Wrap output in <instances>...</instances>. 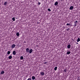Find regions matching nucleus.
<instances>
[{
    "label": "nucleus",
    "instance_id": "6e6552de",
    "mask_svg": "<svg viewBox=\"0 0 80 80\" xmlns=\"http://www.w3.org/2000/svg\"><path fill=\"white\" fill-rule=\"evenodd\" d=\"M73 7L72 6H71L69 8L70 10H72V9H73Z\"/></svg>",
    "mask_w": 80,
    "mask_h": 80
},
{
    "label": "nucleus",
    "instance_id": "4be33fe9",
    "mask_svg": "<svg viewBox=\"0 0 80 80\" xmlns=\"http://www.w3.org/2000/svg\"><path fill=\"white\" fill-rule=\"evenodd\" d=\"M66 25H69L70 26V24L67 23Z\"/></svg>",
    "mask_w": 80,
    "mask_h": 80
},
{
    "label": "nucleus",
    "instance_id": "393cba45",
    "mask_svg": "<svg viewBox=\"0 0 80 80\" xmlns=\"http://www.w3.org/2000/svg\"><path fill=\"white\" fill-rule=\"evenodd\" d=\"M40 4H41V3L40 2H38V5H40Z\"/></svg>",
    "mask_w": 80,
    "mask_h": 80
},
{
    "label": "nucleus",
    "instance_id": "423d86ee",
    "mask_svg": "<svg viewBox=\"0 0 80 80\" xmlns=\"http://www.w3.org/2000/svg\"><path fill=\"white\" fill-rule=\"evenodd\" d=\"M40 73L41 75H45V73H44V72H40Z\"/></svg>",
    "mask_w": 80,
    "mask_h": 80
},
{
    "label": "nucleus",
    "instance_id": "4468645a",
    "mask_svg": "<svg viewBox=\"0 0 80 80\" xmlns=\"http://www.w3.org/2000/svg\"><path fill=\"white\" fill-rule=\"evenodd\" d=\"M16 35H17L18 37H19V35H20V34H19V32H17L16 33Z\"/></svg>",
    "mask_w": 80,
    "mask_h": 80
},
{
    "label": "nucleus",
    "instance_id": "0eeeda50",
    "mask_svg": "<svg viewBox=\"0 0 80 80\" xmlns=\"http://www.w3.org/2000/svg\"><path fill=\"white\" fill-rule=\"evenodd\" d=\"M70 47H71V45H70V44L68 45L67 46L68 48H70Z\"/></svg>",
    "mask_w": 80,
    "mask_h": 80
},
{
    "label": "nucleus",
    "instance_id": "9d476101",
    "mask_svg": "<svg viewBox=\"0 0 80 80\" xmlns=\"http://www.w3.org/2000/svg\"><path fill=\"white\" fill-rule=\"evenodd\" d=\"M32 80H35V77L34 76H32Z\"/></svg>",
    "mask_w": 80,
    "mask_h": 80
},
{
    "label": "nucleus",
    "instance_id": "9b49d317",
    "mask_svg": "<svg viewBox=\"0 0 80 80\" xmlns=\"http://www.w3.org/2000/svg\"><path fill=\"white\" fill-rule=\"evenodd\" d=\"M8 58H9V59H12V56H10L8 57Z\"/></svg>",
    "mask_w": 80,
    "mask_h": 80
},
{
    "label": "nucleus",
    "instance_id": "39448f33",
    "mask_svg": "<svg viewBox=\"0 0 80 80\" xmlns=\"http://www.w3.org/2000/svg\"><path fill=\"white\" fill-rule=\"evenodd\" d=\"M12 54L14 55H16V52L15 51H13L12 52Z\"/></svg>",
    "mask_w": 80,
    "mask_h": 80
},
{
    "label": "nucleus",
    "instance_id": "f257e3e1",
    "mask_svg": "<svg viewBox=\"0 0 80 80\" xmlns=\"http://www.w3.org/2000/svg\"><path fill=\"white\" fill-rule=\"evenodd\" d=\"M16 46V45L15 44H13L11 46V48H14Z\"/></svg>",
    "mask_w": 80,
    "mask_h": 80
},
{
    "label": "nucleus",
    "instance_id": "c85d7f7f",
    "mask_svg": "<svg viewBox=\"0 0 80 80\" xmlns=\"http://www.w3.org/2000/svg\"><path fill=\"white\" fill-rule=\"evenodd\" d=\"M76 44H78V43H77Z\"/></svg>",
    "mask_w": 80,
    "mask_h": 80
},
{
    "label": "nucleus",
    "instance_id": "5701e85b",
    "mask_svg": "<svg viewBox=\"0 0 80 80\" xmlns=\"http://www.w3.org/2000/svg\"><path fill=\"white\" fill-rule=\"evenodd\" d=\"M64 72H67V69H64Z\"/></svg>",
    "mask_w": 80,
    "mask_h": 80
},
{
    "label": "nucleus",
    "instance_id": "7ed1b4c3",
    "mask_svg": "<svg viewBox=\"0 0 80 80\" xmlns=\"http://www.w3.org/2000/svg\"><path fill=\"white\" fill-rule=\"evenodd\" d=\"M29 51H30V49H29V48H27L26 49V52H28V53H29Z\"/></svg>",
    "mask_w": 80,
    "mask_h": 80
},
{
    "label": "nucleus",
    "instance_id": "ddd939ff",
    "mask_svg": "<svg viewBox=\"0 0 80 80\" xmlns=\"http://www.w3.org/2000/svg\"><path fill=\"white\" fill-rule=\"evenodd\" d=\"M5 73V72L3 71H2V72H1V74H3Z\"/></svg>",
    "mask_w": 80,
    "mask_h": 80
},
{
    "label": "nucleus",
    "instance_id": "cd10ccee",
    "mask_svg": "<svg viewBox=\"0 0 80 80\" xmlns=\"http://www.w3.org/2000/svg\"><path fill=\"white\" fill-rule=\"evenodd\" d=\"M64 28H65V27H64Z\"/></svg>",
    "mask_w": 80,
    "mask_h": 80
},
{
    "label": "nucleus",
    "instance_id": "a211bd4d",
    "mask_svg": "<svg viewBox=\"0 0 80 80\" xmlns=\"http://www.w3.org/2000/svg\"><path fill=\"white\" fill-rule=\"evenodd\" d=\"M7 54H8V55H10V51H8V52Z\"/></svg>",
    "mask_w": 80,
    "mask_h": 80
},
{
    "label": "nucleus",
    "instance_id": "a878e982",
    "mask_svg": "<svg viewBox=\"0 0 80 80\" xmlns=\"http://www.w3.org/2000/svg\"><path fill=\"white\" fill-rule=\"evenodd\" d=\"M70 29H69V28H68V29H66L67 31H68Z\"/></svg>",
    "mask_w": 80,
    "mask_h": 80
},
{
    "label": "nucleus",
    "instance_id": "dca6fc26",
    "mask_svg": "<svg viewBox=\"0 0 80 80\" xmlns=\"http://www.w3.org/2000/svg\"><path fill=\"white\" fill-rule=\"evenodd\" d=\"M7 4V2H4V5H6Z\"/></svg>",
    "mask_w": 80,
    "mask_h": 80
},
{
    "label": "nucleus",
    "instance_id": "2eb2a0df",
    "mask_svg": "<svg viewBox=\"0 0 80 80\" xmlns=\"http://www.w3.org/2000/svg\"><path fill=\"white\" fill-rule=\"evenodd\" d=\"M54 70H55V71H56V70H57V67H56L54 68Z\"/></svg>",
    "mask_w": 80,
    "mask_h": 80
},
{
    "label": "nucleus",
    "instance_id": "6ab92c4d",
    "mask_svg": "<svg viewBox=\"0 0 80 80\" xmlns=\"http://www.w3.org/2000/svg\"><path fill=\"white\" fill-rule=\"evenodd\" d=\"M12 20H13V21H15V17L13 18H12Z\"/></svg>",
    "mask_w": 80,
    "mask_h": 80
},
{
    "label": "nucleus",
    "instance_id": "f3484780",
    "mask_svg": "<svg viewBox=\"0 0 80 80\" xmlns=\"http://www.w3.org/2000/svg\"><path fill=\"white\" fill-rule=\"evenodd\" d=\"M21 60H23V57L22 56H21L20 57Z\"/></svg>",
    "mask_w": 80,
    "mask_h": 80
},
{
    "label": "nucleus",
    "instance_id": "bb28decb",
    "mask_svg": "<svg viewBox=\"0 0 80 80\" xmlns=\"http://www.w3.org/2000/svg\"><path fill=\"white\" fill-rule=\"evenodd\" d=\"M47 63V62H45L44 64H46Z\"/></svg>",
    "mask_w": 80,
    "mask_h": 80
},
{
    "label": "nucleus",
    "instance_id": "f03ea898",
    "mask_svg": "<svg viewBox=\"0 0 80 80\" xmlns=\"http://www.w3.org/2000/svg\"><path fill=\"white\" fill-rule=\"evenodd\" d=\"M75 24L74 25V27H76L77 26V23H78V21H76L75 22H74Z\"/></svg>",
    "mask_w": 80,
    "mask_h": 80
},
{
    "label": "nucleus",
    "instance_id": "20e7f679",
    "mask_svg": "<svg viewBox=\"0 0 80 80\" xmlns=\"http://www.w3.org/2000/svg\"><path fill=\"white\" fill-rule=\"evenodd\" d=\"M33 52V49H31L29 50V53H32Z\"/></svg>",
    "mask_w": 80,
    "mask_h": 80
},
{
    "label": "nucleus",
    "instance_id": "1a4fd4ad",
    "mask_svg": "<svg viewBox=\"0 0 80 80\" xmlns=\"http://www.w3.org/2000/svg\"><path fill=\"white\" fill-rule=\"evenodd\" d=\"M58 2H56L55 3H54V5H55L56 6V5H58Z\"/></svg>",
    "mask_w": 80,
    "mask_h": 80
},
{
    "label": "nucleus",
    "instance_id": "412c9836",
    "mask_svg": "<svg viewBox=\"0 0 80 80\" xmlns=\"http://www.w3.org/2000/svg\"><path fill=\"white\" fill-rule=\"evenodd\" d=\"M48 11H49V12H51V9H50V8H48Z\"/></svg>",
    "mask_w": 80,
    "mask_h": 80
},
{
    "label": "nucleus",
    "instance_id": "f8f14e48",
    "mask_svg": "<svg viewBox=\"0 0 80 80\" xmlns=\"http://www.w3.org/2000/svg\"><path fill=\"white\" fill-rule=\"evenodd\" d=\"M80 41V38H78L77 40V42H79Z\"/></svg>",
    "mask_w": 80,
    "mask_h": 80
},
{
    "label": "nucleus",
    "instance_id": "b1692460",
    "mask_svg": "<svg viewBox=\"0 0 80 80\" xmlns=\"http://www.w3.org/2000/svg\"><path fill=\"white\" fill-rule=\"evenodd\" d=\"M27 80H32V78H29Z\"/></svg>",
    "mask_w": 80,
    "mask_h": 80
},
{
    "label": "nucleus",
    "instance_id": "aec40b11",
    "mask_svg": "<svg viewBox=\"0 0 80 80\" xmlns=\"http://www.w3.org/2000/svg\"><path fill=\"white\" fill-rule=\"evenodd\" d=\"M70 51L67 52V55H69V54H70Z\"/></svg>",
    "mask_w": 80,
    "mask_h": 80
}]
</instances>
